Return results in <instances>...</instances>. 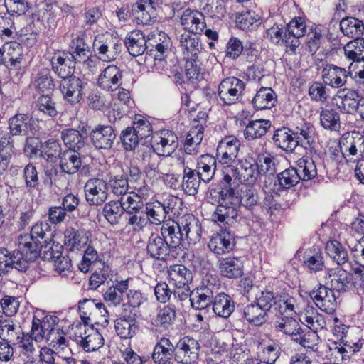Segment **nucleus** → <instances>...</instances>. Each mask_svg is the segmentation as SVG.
Wrapping results in <instances>:
<instances>
[{
	"mask_svg": "<svg viewBox=\"0 0 364 364\" xmlns=\"http://www.w3.org/2000/svg\"><path fill=\"white\" fill-rule=\"evenodd\" d=\"M275 330L288 336H297L301 327L292 316H284L276 321Z\"/></svg>",
	"mask_w": 364,
	"mask_h": 364,
	"instance_id": "nucleus-49",
	"label": "nucleus"
},
{
	"mask_svg": "<svg viewBox=\"0 0 364 364\" xmlns=\"http://www.w3.org/2000/svg\"><path fill=\"white\" fill-rule=\"evenodd\" d=\"M287 296L280 295L272 291L264 290L256 298L257 302L267 313L272 309L278 310L283 315L284 312H293L294 306L291 303V299L286 298Z\"/></svg>",
	"mask_w": 364,
	"mask_h": 364,
	"instance_id": "nucleus-4",
	"label": "nucleus"
},
{
	"mask_svg": "<svg viewBox=\"0 0 364 364\" xmlns=\"http://www.w3.org/2000/svg\"><path fill=\"white\" fill-rule=\"evenodd\" d=\"M215 166V158L210 154H204L198 159L195 170L201 176L203 182L208 183L214 176Z\"/></svg>",
	"mask_w": 364,
	"mask_h": 364,
	"instance_id": "nucleus-38",
	"label": "nucleus"
},
{
	"mask_svg": "<svg viewBox=\"0 0 364 364\" xmlns=\"http://www.w3.org/2000/svg\"><path fill=\"white\" fill-rule=\"evenodd\" d=\"M200 344L198 340L190 337L181 338L176 344V361L181 364H191L199 356Z\"/></svg>",
	"mask_w": 364,
	"mask_h": 364,
	"instance_id": "nucleus-10",
	"label": "nucleus"
},
{
	"mask_svg": "<svg viewBox=\"0 0 364 364\" xmlns=\"http://www.w3.org/2000/svg\"><path fill=\"white\" fill-rule=\"evenodd\" d=\"M61 145L54 140H48L42 147L40 155L42 158L50 162H55L62 156Z\"/></svg>",
	"mask_w": 364,
	"mask_h": 364,
	"instance_id": "nucleus-64",
	"label": "nucleus"
},
{
	"mask_svg": "<svg viewBox=\"0 0 364 364\" xmlns=\"http://www.w3.org/2000/svg\"><path fill=\"white\" fill-rule=\"evenodd\" d=\"M321 126L328 130L338 131L341 127L339 114L333 109H323L320 113Z\"/></svg>",
	"mask_w": 364,
	"mask_h": 364,
	"instance_id": "nucleus-57",
	"label": "nucleus"
},
{
	"mask_svg": "<svg viewBox=\"0 0 364 364\" xmlns=\"http://www.w3.org/2000/svg\"><path fill=\"white\" fill-rule=\"evenodd\" d=\"M346 56L353 63L364 60V38H355L348 42L343 48Z\"/></svg>",
	"mask_w": 364,
	"mask_h": 364,
	"instance_id": "nucleus-53",
	"label": "nucleus"
},
{
	"mask_svg": "<svg viewBox=\"0 0 364 364\" xmlns=\"http://www.w3.org/2000/svg\"><path fill=\"white\" fill-rule=\"evenodd\" d=\"M4 49L6 55H3L2 63L7 68L11 69L21 63L22 60V48L19 43L14 42L6 48H4Z\"/></svg>",
	"mask_w": 364,
	"mask_h": 364,
	"instance_id": "nucleus-50",
	"label": "nucleus"
},
{
	"mask_svg": "<svg viewBox=\"0 0 364 364\" xmlns=\"http://www.w3.org/2000/svg\"><path fill=\"white\" fill-rule=\"evenodd\" d=\"M157 145L161 147V155L164 156H171L178 146V139L177 135L172 131L163 130L158 137Z\"/></svg>",
	"mask_w": 364,
	"mask_h": 364,
	"instance_id": "nucleus-46",
	"label": "nucleus"
},
{
	"mask_svg": "<svg viewBox=\"0 0 364 364\" xmlns=\"http://www.w3.org/2000/svg\"><path fill=\"white\" fill-rule=\"evenodd\" d=\"M173 356L176 360V345L174 346L167 338H160L152 353L154 361L159 364H169L171 363L170 360Z\"/></svg>",
	"mask_w": 364,
	"mask_h": 364,
	"instance_id": "nucleus-27",
	"label": "nucleus"
},
{
	"mask_svg": "<svg viewBox=\"0 0 364 364\" xmlns=\"http://www.w3.org/2000/svg\"><path fill=\"white\" fill-rule=\"evenodd\" d=\"M259 21V17L251 11L237 14L235 19L237 27L242 30L255 29L260 23Z\"/></svg>",
	"mask_w": 364,
	"mask_h": 364,
	"instance_id": "nucleus-62",
	"label": "nucleus"
},
{
	"mask_svg": "<svg viewBox=\"0 0 364 364\" xmlns=\"http://www.w3.org/2000/svg\"><path fill=\"white\" fill-rule=\"evenodd\" d=\"M85 85L86 83L80 77L73 76L61 81L59 87L64 100L71 105H76L82 99Z\"/></svg>",
	"mask_w": 364,
	"mask_h": 364,
	"instance_id": "nucleus-13",
	"label": "nucleus"
},
{
	"mask_svg": "<svg viewBox=\"0 0 364 364\" xmlns=\"http://www.w3.org/2000/svg\"><path fill=\"white\" fill-rule=\"evenodd\" d=\"M178 219L177 220H168L164 222L161 228L160 234L166 240L176 252L181 250V245L185 242L182 230Z\"/></svg>",
	"mask_w": 364,
	"mask_h": 364,
	"instance_id": "nucleus-15",
	"label": "nucleus"
},
{
	"mask_svg": "<svg viewBox=\"0 0 364 364\" xmlns=\"http://www.w3.org/2000/svg\"><path fill=\"white\" fill-rule=\"evenodd\" d=\"M243 315L248 323L259 326L267 320V312L255 301L247 305L243 310Z\"/></svg>",
	"mask_w": 364,
	"mask_h": 364,
	"instance_id": "nucleus-43",
	"label": "nucleus"
},
{
	"mask_svg": "<svg viewBox=\"0 0 364 364\" xmlns=\"http://www.w3.org/2000/svg\"><path fill=\"white\" fill-rule=\"evenodd\" d=\"M90 232L85 229L68 228L65 232V237L71 250H80L88 244Z\"/></svg>",
	"mask_w": 364,
	"mask_h": 364,
	"instance_id": "nucleus-42",
	"label": "nucleus"
},
{
	"mask_svg": "<svg viewBox=\"0 0 364 364\" xmlns=\"http://www.w3.org/2000/svg\"><path fill=\"white\" fill-rule=\"evenodd\" d=\"M61 139L68 147L67 150L79 152L85 147L86 136L79 130L75 129H66L61 132Z\"/></svg>",
	"mask_w": 364,
	"mask_h": 364,
	"instance_id": "nucleus-40",
	"label": "nucleus"
},
{
	"mask_svg": "<svg viewBox=\"0 0 364 364\" xmlns=\"http://www.w3.org/2000/svg\"><path fill=\"white\" fill-rule=\"evenodd\" d=\"M277 95L271 87H262L252 100L253 107L258 110L270 109L275 106Z\"/></svg>",
	"mask_w": 364,
	"mask_h": 364,
	"instance_id": "nucleus-37",
	"label": "nucleus"
},
{
	"mask_svg": "<svg viewBox=\"0 0 364 364\" xmlns=\"http://www.w3.org/2000/svg\"><path fill=\"white\" fill-rule=\"evenodd\" d=\"M299 172L294 167H289L279 173L274 178L272 186H269L268 191H281L289 189L295 186L301 180Z\"/></svg>",
	"mask_w": 364,
	"mask_h": 364,
	"instance_id": "nucleus-23",
	"label": "nucleus"
},
{
	"mask_svg": "<svg viewBox=\"0 0 364 364\" xmlns=\"http://www.w3.org/2000/svg\"><path fill=\"white\" fill-rule=\"evenodd\" d=\"M240 193L234 189H225L220 191L222 200L220 205H217L213 217L215 221L223 224L233 223L239 215V208L244 206L252 210L258 204L259 196L257 190L251 186L240 188Z\"/></svg>",
	"mask_w": 364,
	"mask_h": 364,
	"instance_id": "nucleus-1",
	"label": "nucleus"
},
{
	"mask_svg": "<svg viewBox=\"0 0 364 364\" xmlns=\"http://www.w3.org/2000/svg\"><path fill=\"white\" fill-rule=\"evenodd\" d=\"M271 125L269 120L258 119L250 121L244 130V136L249 141L261 138L267 134Z\"/></svg>",
	"mask_w": 364,
	"mask_h": 364,
	"instance_id": "nucleus-44",
	"label": "nucleus"
},
{
	"mask_svg": "<svg viewBox=\"0 0 364 364\" xmlns=\"http://www.w3.org/2000/svg\"><path fill=\"white\" fill-rule=\"evenodd\" d=\"M260 176V172L257 162L251 164L247 161L242 162L240 169V182H245L252 184L256 182L257 178Z\"/></svg>",
	"mask_w": 364,
	"mask_h": 364,
	"instance_id": "nucleus-59",
	"label": "nucleus"
},
{
	"mask_svg": "<svg viewBox=\"0 0 364 364\" xmlns=\"http://www.w3.org/2000/svg\"><path fill=\"white\" fill-rule=\"evenodd\" d=\"M213 291L208 286L201 285L193 289L189 294L192 308L206 311L210 309L213 299Z\"/></svg>",
	"mask_w": 364,
	"mask_h": 364,
	"instance_id": "nucleus-20",
	"label": "nucleus"
},
{
	"mask_svg": "<svg viewBox=\"0 0 364 364\" xmlns=\"http://www.w3.org/2000/svg\"><path fill=\"white\" fill-rule=\"evenodd\" d=\"M35 87L44 92L53 91L55 87L54 80L48 69H42L37 74L34 81Z\"/></svg>",
	"mask_w": 364,
	"mask_h": 364,
	"instance_id": "nucleus-63",
	"label": "nucleus"
},
{
	"mask_svg": "<svg viewBox=\"0 0 364 364\" xmlns=\"http://www.w3.org/2000/svg\"><path fill=\"white\" fill-rule=\"evenodd\" d=\"M124 43L129 53L134 57L142 55L147 50V39L140 30H133L129 32Z\"/></svg>",
	"mask_w": 364,
	"mask_h": 364,
	"instance_id": "nucleus-29",
	"label": "nucleus"
},
{
	"mask_svg": "<svg viewBox=\"0 0 364 364\" xmlns=\"http://www.w3.org/2000/svg\"><path fill=\"white\" fill-rule=\"evenodd\" d=\"M127 302L122 304V311L136 314L133 311L146 301L145 295L139 290L130 289L127 292Z\"/></svg>",
	"mask_w": 364,
	"mask_h": 364,
	"instance_id": "nucleus-61",
	"label": "nucleus"
},
{
	"mask_svg": "<svg viewBox=\"0 0 364 364\" xmlns=\"http://www.w3.org/2000/svg\"><path fill=\"white\" fill-rule=\"evenodd\" d=\"M136 323V314L122 311L120 317L117 318L114 322L117 335L123 339L132 338L138 328Z\"/></svg>",
	"mask_w": 364,
	"mask_h": 364,
	"instance_id": "nucleus-25",
	"label": "nucleus"
},
{
	"mask_svg": "<svg viewBox=\"0 0 364 364\" xmlns=\"http://www.w3.org/2000/svg\"><path fill=\"white\" fill-rule=\"evenodd\" d=\"M210 307L215 315L227 318L235 310V302L230 295L221 292L213 296Z\"/></svg>",
	"mask_w": 364,
	"mask_h": 364,
	"instance_id": "nucleus-33",
	"label": "nucleus"
},
{
	"mask_svg": "<svg viewBox=\"0 0 364 364\" xmlns=\"http://www.w3.org/2000/svg\"><path fill=\"white\" fill-rule=\"evenodd\" d=\"M119 39L112 34L98 36L93 43V48L100 55V58L104 61H112L116 59L121 50Z\"/></svg>",
	"mask_w": 364,
	"mask_h": 364,
	"instance_id": "nucleus-6",
	"label": "nucleus"
},
{
	"mask_svg": "<svg viewBox=\"0 0 364 364\" xmlns=\"http://www.w3.org/2000/svg\"><path fill=\"white\" fill-rule=\"evenodd\" d=\"M218 267L221 275L229 279L239 278L243 274L244 266L240 257L221 258Z\"/></svg>",
	"mask_w": 364,
	"mask_h": 364,
	"instance_id": "nucleus-30",
	"label": "nucleus"
},
{
	"mask_svg": "<svg viewBox=\"0 0 364 364\" xmlns=\"http://www.w3.org/2000/svg\"><path fill=\"white\" fill-rule=\"evenodd\" d=\"M36 106L39 112L49 117L54 118L58 114L56 102L48 94L38 97L36 101Z\"/></svg>",
	"mask_w": 364,
	"mask_h": 364,
	"instance_id": "nucleus-56",
	"label": "nucleus"
},
{
	"mask_svg": "<svg viewBox=\"0 0 364 364\" xmlns=\"http://www.w3.org/2000/svg\"><path fill=\"white\" fill-rule=\"evenodd\" d=\"M311 133L312 128L306 123L292 127L283 126L274 131L272 140L277 147L291 153L299 146L311 147L314 142Z\"/></svg>",
	"mask_w": 364,
	"mask_h": 364,
	"instance_id": "nucleus-2",
	"label": "nucleus"
},
{
	"mask_svg": "<svg viewBox=\"0 0 364 364\" xmlns=\"http://www.w3.org/2000/svg\"><path fill=\"white\" fill-rule=\"evenodd\" d=\"M146 217L147 222L155 225L163 224L165 221L166 216L164 215V208L161 207L159 201L148 203L145 205Z\"/></svg>",
	"mask_w": 364,
	"mask_h": 364,
	"instance_id": "nucleus-54",
	"label": "nucleus"
},
{
	"mask_svg": "<svg viewBox=\"0 0 364 364\" xmlns=\"http://www.w3.org/2000/svg\"><path fill=\"white\" fill-rule=\"evenodd\" d=\"M242 80L235 77L223 79L218 85V92L220 100L227 105L235 104L245 90Z\"/></svg>",
	"mask_w": 364,
	"mask_h": 364,
	"instance_id": "nucleus-8",
	"label": "nucleus"
},
{
	"mask_svg": "<svg viewBox=\"0 0 364 364\" xmlns=\"http://www.w3.org/2000/svg\"><path fill=\"white\" fill-rule=\"evenodd\" d=\"M196 35L184 32L179 36L180 46L186 59L198 58V54L202 50V45Z\"/></svg>",
	"mask_w": 364,
	"mask_h": 364,
	"instance_id": "nucleus-32",
	"label": "nucleus"
},
{
	"mask_svg": "<svg viewBox=\"0 0 364 364\" xmlns=\"http://www.w3.org/2000/svg\"><path fill=\"white\" fill-rule=\"evenodd\" d=\"M323 80L326 85L339 88L345 85L349 75L345 68L334 65H328L323 70Z\"/></svg>",
	"mask_w": 364,
	"mask_h": 364,
	"instance_id": "nucleus-35",
	"label": "nucleus"
},
{
	"mask_svg": "<svg viewBox=\"0 0 364 364\" xmlns=\"http://www.w3.org/2000/svg\"><path fill=\"white\" fill-rule=\"evenodd\" d=\"M326 284L333 291L346 292L351 280L350 274L342 268L332 269L325 276Z\"/></svg>",
	"mask_w": 364,
	"mask_h": 364,
	"instance_id": "nucleus-24",
	"label": "nucleus"
},
{
	"mask_svg": "<svg viewBox=\"0 0 364 364\" xmlns=\"http://www.w3.org/2000/svg\"><path fill=\"white\" fill-rule=\"evenodd\" d=\"M235 245V234L228 229H221L212 236L208 246L214 254L221 255L230 253Z\"/></svg>",
	"mask_w": 364,
	"mask_h": 364,
	"instance_id": "nucleus-12",
	"label": "nucleus"
},
{
	"mask_svg": "<svg viewBox=\"0 0 364 364\" xmlns=\"http://www.w3.org/2000/svg\"><path fill=\"white\" fill-rule=\"evenodd\" d=\"M181 23L186 33L200 34L206 27L205 16L197 10L186 9L181 16Z\"/></svg>",
	"mask_w": 364,
	"mask_h": 364,
	"instance_id": "nucleus-19",
	"label": "nucleus"
},
{
	"mask_svg": "<svg viewBox=\"0 0 364 364\" xmlns=\"http://www.w3.org/2000/svg\"><path fill=\"white\" fill-rule=\"evenodd\" d=\"M65 53H63V55L55 54L50 60L52 70L61 78V81L75 76L74 62L69 56H65Z\"/></svg>",
	"mask_w": 364,
	"mask_h": 364,
	"instance_id": "nucleus-28",
	"label": "nucleus"
},
{
	"mask_svg": "<svg viewBox=\"0 0 364 364\" xmlns=\"http://www.w3.org/2000/svg\"><path fill=\"white\" fill-rule=\"evenodd\" d=\"M171 38L165 37L162 43L159 44L152 43V41H148L146 54L154 60H163L167 54L170 52Z\"/></svg>",
	"mask_w": 364,
	"mask_h": 364,
	"instance_id": "nucleus-55",
	"label": "nucleus"
},
{
	"mask_svg": "<svg viewBox=\"0 0 364 364\" xmlns=\"http://www.w3.org/2000/svg\"><path fill=\"white\" fill-rule=\"evenodd\" d=\"M122 70L116 65L107 66L100 75L98 85L107 91L116 90L121 85Z\"/></svg>",
	"mask_w": 364,
	"mask_h": 364,
	"instance_id": "nucleus-26",
	"label": "nucleus"
},
{
	"mask_svg": "<svg viewBox=\"0 0 364 364\" xmlns=\"http://www.w3.org/2000/svg\"><path fill=\"white\" fill-rule=\"evenodd\" d=\"M23 336L21 326H17L11 318H5L0 324V338L4 341L16 345L19 338Z\"/></svg>",
	"mask_w": 364,
	"mask_h": 364,
	"instance_id": "nucleus-41",
	"label": "nucleus"
},
{
	"mask_svg": "<svg viewBox=\"0 0 364 364\" xmlns=\"http://www.w3.org/2000/svg\"><path fill=\"white\" fill-rule=\"evenodd\" d=\"M276 158L271 156L269 154H259L257 159V164L260 172V177H264L263 183L264 188L267 189L269 186H272V183L274 179L275 173H277Z\"/></svg>",
	"mask_w": 364,
	"mask_h": 364,
	"instance_id": "nucleus-21",
	"label": "nucleus"
},
{
	"mask_svg": "<svg viewBox=\"0 0 364 364\" xmlns=\"http://www.w3.org/2000/svg\"><path fill=\"white\" fill-rule=\"evenodd\" d=\"M183 164V181L182 187L185 193L189 196H195L198 191L202 181L201 176L196 172V170L185 165V158L182 159Z\"/></svg>",
	"mask_w": 364,
	"mask_h": 364,
	"instance_id": "nucleus-34",
	"label": "nucleus"
},
{
	"mask_svg": "<svg viewBox=\"0 0 364 364\" xmlns=\"http://www.w3.org/2000/svg\"><path fill=\"white\" fill-rule=\"evenodd\" d=\"M89 136L93 146L99 150L111 149L116 139L114 129L109 125H97Z\"/></svg>",
	"mask_w": 364,
	"mask_h": 364,
	"instance_id": "nucleus-16",
	"label": "nucleus"
},
{
	"mask_svg": "<svg viewBox=\"0 0 364 364\" xmlns=\"http://www.w3.org/2000/svg\"><path fill=\"white\" fill-rule=\"evenodd\" d=\"M33 128L32 119L26 114L17 113L9 119V129L12 136H27Z\"/></svg>",
	"mask_w": 364,
	"mask_h": 364,
	"instance_id": "nucleus-31",
	"label": "nucleus"
},
{
	"mask_svg": "<svg viewBox=\"0 0 364 364\" xmlns=\"http://www.w3.org/2000/svg\"><path fill=\"white\" fill-rule=\"evenodd\" d=\"M84 191L87 202L90 205H100L107 198L108 186L105 181L99 178L89 179L85 186Z\"/></svg>",
	"mask_w": 364,
	"mask_h": 364,
	"instance_id": "nucleus-11",
	"label": "nucleus"
},
{
	"mask_svg": "<svg viewBox=\"0 0 364 364\" xmlns=\"http://www.w3.org/2000/svg\"><path fill=\"white\" fill-rule=\"evenodd\" d=\"M165 0H139L132 5L134 18L144 25L156 21L158 10Z\"/></svg>",
	"mask_w": 364,
	"mask_h": 364,
	"instance_id": "nucleus-9",
	"label": "nucleus"
},
{
	"mask_svg": "<svg viewBox=\"0 0 364 364\" xmlns=\"http://www.w3.org/2000/svg\"><path fill=\"white\" fill-rule=\"evenodd\" d=\"M146 250L149 257L162 262L173 260L178 255V252H176L166 240L159 235H151L149 237Z\"/></svg>",
	"mask_w": 364,
	"mask_h": 364,
	"instance_id": "nucleus-5",
	"label": "nucleus"
},
{
	"mask_svg": "<svg viewBox=\"0 0 364 364\" xmlns=\"http://www.w3.org/2000/svg\"><path fill=\"white\" fill-rule=\"evenodd\" d=\"M103 215L112 225L119 223L124 214L121 199L118 201L111 200L106 203L103 208Z\"/></svg>",
	"mask_w": 364,
	"mask_h": 364,
	"instance_id": "nucleus-51",
	"label": "nucleus"
},
{
	"mask_svg": "<svg viewBox=\"0 0 364 364\" xmlns=\"http://www.w3.org/2000/svg\"><path fill=\"white\" fill-rule=\"evenodd\" d=\"M304 262L309 269L314 272L322 270L324 267L322 252L314 247L305 252Z\"/></svg>",
	"mask_w": 364,
	"mask_h": 364,
	"instance_id": "nucleus-60",
	"label": "nucleus"
},
{
	"mask_svg": "<svg viewBox=\"0 0 364 364\" xmlns=\"http://www.w3.org/2000/svg\"><path fill=\"white\" fill-rule=\"evenodd\" d=\"M336 96L341 100V102L337 103V107L342 113L354 114L358 112L361 97L357 92L341 89L338 91Z\"/></svg>",
	"mask_w": 364,
	"mask_h": 364,
	"instance_id": "nucleus-22",
	"label": "nucleus"
},
{
	"mask_svg": "<svg viewBox=\"0 0 364 364\" xmlns=\"http://www.w3.org/2000/svg\"><path fill=\"white\" fill-rule=\"evenodd\" d=\"M129 288V279L117 282L115 285L109 287L104 293L105 301L109 306H117L123 301L124 294Z\"/></svg>",
	"mask_w": 364,
	"mask_h": 364,
	"instance_id": "nucleus-39",
	"label": "nucleus"
},
{
	"mask_svg": "<svg viewBox=\"0 0 364 364\" xmlns=\"http://www.w3.org/2000/svg\"><path fill=\"white\" fill-rule=\"evenodd\" d=\"M41 245L33 242H20L18 247L23 255V259L26 261L27 269L30 263L33 262L38 256L45 260H53L60 256L63 251V246L55 242H47L46 240Z\"/></svg>",
	"mask_w": 364,
	"mask_h": 364,
	"instance_id": "nucleus-3",
	"label": "nucleus"
},
{
	"mask_svg": "<svg viewBox=\"0 0 364 364\" xmlns=\"http://www.w3.org/2000/svg\"><path fill=\"white\" fill-rule=\"evenodd\" d=\"M178 221L186 241L196 243L200 240L202 228L198 218L192 214H186L180 217Z\"/></svg>",
	"mask_w": 364,
	"mask_h": 364,
	"instance_id": "nucleus-18",
	"label": "nucleus"
},
{
	"mask_svg": "<svg viewBox=\"0 0 364 364\" xmlns=\"http://www.w3.org/2000/svg\"><path fill=\"white\" fill-rule=\"evenodd\" d=\"M310 296L317 307L323 311L332 314L336 309V298L331 287L320 285L317 289L310 292Z\"/></svg>",
	"mask_w": 364,
	"mask_h": 364,
	"instance_id": "nucleus-14",
	"label": "nucleus"
},
{
	"mask_svg": "<svg viewBox=\"0 0 364 364\" xmlns=\"http://www.w3.org/2000/svg\"><path fill=\"white\" fill-rule=\"evenodd\" d=\"M16 269L21 272L27 271L26 261L23 259V255L21 249L14 251H9L4 247L0 248V279L4 275Z\"/></svg>",
	"mask_w": 364,
	"mask_h": 364,
	"instance_id": "nucleus-7",
	"label": "nucleus"
},
{
	"mask_svg": "<svg viewBox=\"0 0 364 364\" xmlns=\"http://www.w3.org/2000/svg\"><path fill=\"white\" fill-rule=\"evenodd\" d=\"M340 28L342 33L352 38H359L364 31V23L362 21L354 17H346L340 21Z\"/></svg>",
	"mask_w": 364,
	"mask_h": 364,
	"instance_id": "nucleus-45",
	"label": "nucleus"
},
{
	"mask_svg": "<svg viewBox=\"0 0 364 364\" xmlns=\"http://www.w3.org/2000/svg\"><path fill=\"white\" fill-rule=\"evenodd\" d=\"M240 146V142L237 138L232 136H226L218 145L216 157L220 163L228 164L237 156Z\"/></svg>",
	"mask_w": 364,
	"mask_h": 364,
	"instance_id": "nucleus-17",
	"label": "nucleus"
},
{
	"mask_svg": "<svg viewBox=\"0 0 364 364\" xmlns=\"http://www.w3.org/2000/svg\"><path fill=\"white\" fill-rule=\"evenodd\" d=\"M176 319V309L172 305L165 306L161 309L154 320L155 326L168 329Z\"/></svg>",
	"mask_w": 364,
	"mask_h": 364,
	"instance_id": "nucleus-58",
	"label": "nucleus"
},
{
	"mask_svg": "<svg viewBox=\"0 0 364 364\" xmlns=\"http://www.w3.org/2000/svg\"><path fill=\"white\" fill-rule=\"evenodd\" d=\"M169 275L173 281L175 282L178 288H181L188 285L193 279L191 271L182 264H174L171 266Z\"/></svg>",
	"mask_w": 364,
	"mask_h": 364,
	"instance_id": "nucleus-48",
	"label": "nucleus"
},
{
	"mask_svg": "<svg viewBox=\"0 0 364 364\" xmlns=\"http://www.w3.org/2000/svg\"><path fill=\"white\" fill-rule=\"evenodd\" d=\"M85 336L78 342L87 352H92L98 350L103 346V338L101 334L95 331L92 326L84 329Z\"/></svg>",
	"mask_w": 364,
	"mask_h": 364,
	"instance_id": "nucleus-47",
	"label": "nucleus"
},
{
	"mask_svg": "<svg viewBox=\"0 0 364 364\" xmlns=\"http://www.w3.org/2000/svg\"><path fill=\"white\" fill-rule=\"evenodd\" d=\"M59 166L62 173L69 175L77 173L82 166L80 153L72 150L64 151L60 156Z\"/></svg>",
	"mask_w": 364,
	"mask_h": 364,
	"instance_id": "nucleus-36",
	"label": "nucleus"
},
{
	"mask_svg": "<svg viewBox=\"0 0 364 364\" xmlns=\"http://www.w3.org/2000/svg\"><path fill=\"white\" fill-rule=\"evenodd\" d=\"M72 48L75 50L71 55V58L79 63L86 62L91 55L90 46L85 42L83 37H77L72 41Z\"/></svg>",
	"mask_w": 364,
	"mask_h": 364,
	"instance_id": "nucleus-52",
	"label": "nucleus"
}]
</instances>
